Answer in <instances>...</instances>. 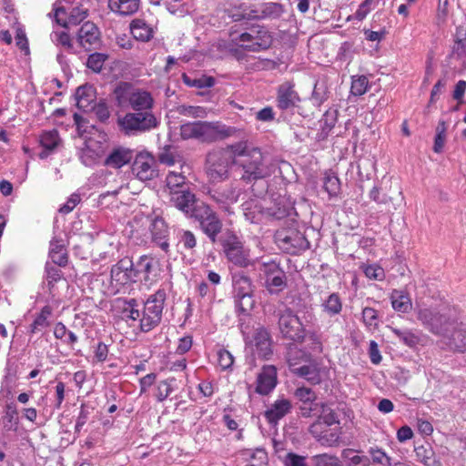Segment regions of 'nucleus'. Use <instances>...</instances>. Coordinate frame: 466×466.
Returning a JSON list of instances; mask_svg holds the SVG:
<instances>
[{"label": "nucleus", "instance_id": "obj_1", "mask_svg": "<svg viewBox=\"0 0 466 466\" xmlns=\"http://www.w3.org/2000/svg\"><path fill=\"white\" fill-rule=\"evenodd\" d=\"M233 164L243 168L242 178L247 181L261 178L267 174L260 149L244 141L210 152L207 157V173L212 181H222L228 178L229 167Z\"/></svg>", "mask_w": 466, "mask_h": 466}, {"label": "nucleus", "instance_id": "obj_2", "mask_svg": "<svg viewBox=\"0 0 466 466\" xmlns=\"http://www.w3.org/2000/svg\"><path fill=\"white\" fill-rule=\"evenodd\" d=\"M235 133V127L219 122H188L180 127V135L183 139L196 138L205 142L229 137Z\"/></svg>", "mask_w": 466, "mask_h": 466}, {"label": "nucleus", "instance_id": "obj_3", "mask_svg": "<svg viewBox=\"0 0 466 466\" xmlns=\"http://www.w3.org/2000/svg\"><path fill=\"white\" fill-rule=\"evenodd\" d=\"M114 94L120 106H129L135 111H150L154 104L149 92L136 88L127 83L118 85Z\"/></svg>", "mask_w": 466, "mask_h": 466}, {"label": "nucleus", "instance_id": "obj_4", "mask_svg": "<svg viewBox=\"0 0 466 466\" xmlns=\"http://www.w3.org/2000/svg\"><path fill=\"white\" fill-rule=\"evenodd\" d=\"M120 130L127 136L149 131L158 126V120L151 111H136L118 117Z\"/></svg>", "mask_w": 466, "mask_h": 466}, {"label": "nucleus", "instance_id": "obj_5", "mask_svg": "<svg viewBox=\"0 0 466 466\" xmlns=\"http://www.w3.org/2000/svg\"><path fill=\"white\" fill-rule=\"evenodd\" d=\"M165 300V290L158 289L145 301L139 323V329L142 332H148L159 325L162 319Z\"/></svg>", "mask_w": 466, "mask_h": 466}, {"label": "nucleus", "instance_id": "obj_6", "mask_svg": "<svg viewBox=\"0 0 466 466\" xmlns=\"http://www.w3.org/2000/svg\"><path fill=\"white\" fill-rule=\"evenodd\" d=\"M231 42L234 46H238L244 50L259 52L270 46L272 37L263 26L256 25L250 28L249 32L242 33L237 36L231 35Z\"/></svg>", "mask_w": 466, "mask_h": 466}, {"label": "nucleus", "instance_id": "obj_7", "mask_svg": "<svg viewBox=\"0 0 466 466\" xmlns=\"http://www.w3.org/2000/svg\"><path fill=\"white\" fill-rule=\"evenodd\" d=\"M415 314L421 326L437 337H440L447 330L448 325L454 317L448 313H441L437 309L430 307H417Z\"/></svg>", "mask_w": 466, "mask_h": 466}, {"label": "nucleus", "instance_id": "obj_8", "mask_svg": "<svg viewBox=\"0 0 466 466\" xmlns=\"http://www.w3.org/2000/svg\"><path fill=\"white\" fill-rule=\"evenodd\" d=\"M232 283L236 306L242 312L250 311L255 305L250 279L242 273H235L232 276Z\"/></svg>", "mask_w": 466, "mask_h": 466}, {"label": "nucleus", "instance_id": "obj_9", "mask_svg": "<svg viewBox=\"0 0 466 466\" xmlns=\"http://www.w3.org/2000/svg\"><path fill=\"white\" fill-rule=\"evenodd\" d=\"M199 222L203 232L214 242L221 231L222 223L213 209L204 202L196 206L193 217Z\"/></svg>", "mask_w": 466, "mask_h": 466}, {"label": "nucleus", "instance_id": "obj_10", "mask_svg": "<svg viewBox=\"0 0 466 466\" xmlns=\"http://www.w3.org/2000/svg\"><path fill=\"white\" fill-rule=\"evenodd\" d=\"M440 338L448 349L459 352L466 351V324L457 317H453L447 330Z\"/></svg>", "mask_w": 466, "mask_h": 466}, {"label": "nucleus", "instance_id": "obj_11", "mask_svg": "<svg viewBox=\"0 0 466 466\" xmlns=\"http://www.w3.org/2000/svg\"><path fill=\"white\" fill-rule=\"evenodd\" d=\"M106 149L107 144L105 135H99L97 138L90 137L86 140L79 157L85 166H93L103 158Z\"/></svg>", "mask_w": 466, "mask_h": 466}, {"label": "nucleus", "instance_id": "obj_12", "mask_svg": "<svg viewBox=\"0 0 466 466\" xmlns=\"http://www.w3.org/2000/svg\"><path fill=\"white\" fill-rule=\"evenodd\" d=\"M61 2L55 5V18L57 24L64 27L76 25L87 17L88 8L83 5L67 7Z\"/></svg>", "mask_w": 466, "mask_h": 466}, {"label": "nucleus", "instance_id": "obj_13", "mask_svg": "<svg viewBox=\"0 0 466 466\" xmlns=\"http://www.w3.org/2000/svg\"><path fill=\"white\" fill-rule=\"evenodd\" d=\"M245 340L246 350L254 358L267 359L272 352L268 333L262 328L257 329Z\"/></svg>", "mask_w": 466, "mask_h": 466}, {"label": "nucleus", "instance_id": "obj_14", "mask_svg": "<svg viewBox=\"0 0 466 466\" xmlns=\"http://www.w3.org/2000/svg\"><path fill=\"white\" fill-rule=\"evenodd\" d=\"M133 175L141 181H149L157 177V161L148 152H140L132 165Z\"/></svg>", "mask_w": 466, "mask_h": 466}, {"label": "nucleus", "instance_id": "obj_15", "mask_svg": "<svg viewBox=\"0 0 466 466\" xmlns=\"http://www.w3.org/2000/svg\"><path fill=\"white\" fill-rule=\"evenodd\" d=\"M245 218L250 223H259L267 217H274L280 219L289 214L287 209L279 208L278 211L265 209L258 199H250L242 205Z\"/></svg>", "mask_w": 466, "mask_h": 466}, {"label": "nucleus", "instance_id": "obj_16", "mask_svg": "<svg viewBox=\"0 0 466 466\" xmlns=\"http://www.w3.org/2000/svg\"><path fill=\"white\" fill-rule=\"evenodd\" d=\"M227 258L234 265L246 268L250 264L249 250L236 237H229L223 244Z\"/></svg>", "mask_w": 466, "mask_h": 466}, {"label": "nucleus", "instance_id": "obj_17", "mask_svg": "<svg viewBox=\"0 0 466 466\" xmlns=\"http://www.w3.org/2000/svg\"><path fill=\"white\" fill-rule=\"evenodd\" d=\"M139 222H141L142 226L149 228L153 240L157 242L162 249L166 250L168 247V243L165 240L167 236V227L164 219L160 218L152 219L147 217L138 218L136 217L131 223V227L135 228V225Z\"/></svg>", "mask_w": 466, "mask_h": 466}, {"label": "nucleus", "instance_id": "obj_18", "mask_svg": "<svg viewBox=\"0 0 466 466\" xmlns=\"http://www.w3.org/2000/svg\"><path fill=\"white\" fill-rule=\"evenodd\" d=\"M325 424L319 420L313 423L309 431L312 436L325 447H336L339 444L341 431L339 429L324 428Z\"/></svg>", "mask_w": 466, "mask_h": 466}, {"label": "nucleus", "instance_id": "obj_19", "mask_svg": "<svg viewBox=\"0 0 466 466\" xmlns=\"http://www.w3.org/2000/svg\"><path fill=\"white\" fill-rule=\"evenodd\" d=\"M293 343L303 345V349L308 351L304 354L307 358L310 357V352H321L323 349L319 335L313 329H307L304 327L293 336Z\"/></svg>", "mask_w": 466, "mask_h": 466}, {"label": "nucleus", "instance_id": "obj_20", "mask_svg": "<svg viewBox=\"0 0 466 466\" xmlns=\"http://www.w3.org/2000/svg\"><path fill=\"white\" fill-rule=\"evenodd\" d=\"M261 270L266 278V288L270 293H278L286 286L284 272L276 263H265Z\"/></svg>", "mask_w": 466, "mask_h": 466}, {"label": "nucleus", "instance_id": "obj_21", "mask_svg": "<svg viewBox=\"0 0 466 466\" xmlns=\"http://www.w3.org/2000/svg\"><path fill=\"white\" fill-rule=\"evenodd\" d=\"M169 195L170 202L174 207L185 213L188 218L193 217L196 206L199 203L196 202V197L192 192L181 189L177 191H171V194Z\"/></svg>", "mask_w": 466, "mask_h": 466}, {"label": "nucleus", "instance_id": "obj_22", "mask_svg": "<svg viewBox=\"0 0 466 466\" xmlns=\"http://www.w3.org/2000/svg\"><path fill=\"white\" fill-rule=\"evenodd\" d=\"M133 266V262L129 258H122L111 269L112 279L120 285L136 281V272Z\"/></svg>", "mask_w": 466, "mask_h": 466}, {"label": "nucleus", "instance_id": "obj_23", "mask_svg": "<svg viewBox=\"0 0 466 466\" xmlns=\"http://www.w3.org/2000/svg\"><path fill=\"white\" fill-rule=\"evenodd\" d=\"M238 197L239 190L232 187L216 190L211 195L212 199L218 204V208L228 215L233 214L231 206L237 203Z\"/></svg>", "mask_w": 466, "mask_h": 466}, {"label": "nucleus", "instance_id": "obj_24", "mask_svg": "<svg viewBox=\"0 0 466 466\" xmlns=\"http://www.w3.org/2000/svg\"><path fill=\"white\" fill-rule=\"evenodd\" d=\"M277 385V370L272 365L264 366L257 378L256 391L261 395L268 394Z\"/></svg>", "mask_w": 466, "mask_h": 466}, {"label": "nucleus", "instance_id": "obj_25", "mask_svg": "<svg viewBox=\"0 0 466 466\" xmlns=\"http://www.w3.org/2000/svg\"><path fill=\"white\" fill-rule=\"evenodd\" d=\"M133 150L124 147H114L104 160V165L112 168H121L133 158Z\"/></svg>", "mask_w": 466, "mask_h": 466}, {"label": "nucleus", "instance_id": "obj_26", "mask_svg": "<svg viewBox=\"0 0 466 466\" xmlns=\"http://www.w3.org/2000/svg\"><path fill=\"white\" fill-rule=\"evenodd\" d=\"M329 77L327 75L319 76L310 96L311 103L316 106H320L325 103L329 97Z\"/></svg>", "mask_w": 466, "mask_h": 466}, {"label": "nucleus", "instance_id": "obj_27", "mask_svg": "<svg viewBox=\"0 0 466 466\" xmlns=\"http://www.w3.org/2000/svg\"><path fill=\"white\" fill-rule=\"evenodd\" d=\"M99 41V31L96 25L86 22L80 27L77 33V42L85 49H89Z\"/></svg>", "mask_w": 466, "mask_h": 466}, {"label": "nucleus", "instance_id": "obj_28", "mask_svg": "<svg viewBox=\"0 0 466 466\" xmlns=\"http://www.w3.org/2000/svg\"><path fill=\"white\" fill-rule=\"evenodd\" d=\"M293 374L306 380L312 385L319 384L321 381L319 363L313 360H309V364L293 370Z\"/></svg>", "mask_w": 466, "mask_h": 466}, {"label": "nucleus", "instance_id": "obj_29", "mask_svg": "<svg viewBox=\"0 0 466 466\" xmlns=\"http://www.w3.org/2000/svg\"><path fill=\"white\" fill-rule=\"evenodd\" d=\"M76 106L83 111H89L93 108L96 96L91 86H79L75 95Z\"/></svg>", "mask_w": 466, "mask_h": 466}, {"label": "nucleus", "instance_id": "obj_30", "mask_svg": "<svg viewBox=\"0 0 466 466\" xmlns=\"http://www.w3.org/2000/svg\"><path fill=\"white\" fill-rule=\"evenodd\" d=\"M108 6L121 15H131L138 10L139 0H109Z\"/></svg>", "mask_w": 466, "mask_h": 466}, {"label": "nucleus", "instance_id": "obj_31", "mask_svg": "<svg viewBox=\"0 0 466 466\" xmlns=\"http://www.w3.org/2000/svg\"><path fill=\"white\" fill-rule=\"evenodd\" d=\"M392 308L400 312L407 313L411 308V300L409 295L401 290H393L390 296Z\"/></svg>", "mask_w": 466, "mask_h": 466}, {"label": "nucleus", "instance_id": "obj_32", "mask_svg": "<svg viewBox=\"0 0 466 466\" xmlns=\"http://www.w3.org/2000/svg\"><path fill=\"white\" fill-rule=\"evenodd\" d=\"M59 142L60 139L56 130L44 132L40 137L41 146L44 147V150L39 154L40 158L47 157L49 154L47 151L56 148Z\"/></svg>", "mask_w": 466, "mask_h": 466}, {"label": "nucleus", "instance_id": "obj_33", "mask_svg": "<svg viewBox=\"0 0 466 466\" xmlns=\"http://www.w3.org/2000/svg\"><path fill=\"white\" fill-rule=\"evenodd\" d=\"M289 408L290 404L288 400H277L270 409L266 410L265 417L270 423L277 422L289 410Z\"/></svg>", "mask_w": 466, "mask_h": 466}, {"label": "nucleus", "instance_id": "obj_34", "mask_svg": "<svg viewBox=\"0 0 466 466\" xmlns=\"http://www.w3.org/2000/svg\"><path fill=\"white\" fill-rule=\"evenodd\" d=\"M133 36L140 41H148L153 36L152 28L141 19L134 20L130 25Z\"/></svg>", "mask_w": 466, "mask_h": 466}, {"label": "nucleus", "instance_id": "obj_35", "mask_svg": "<svg viewBox=\"0 0 466 466\" xmlns=\"http://www.w3.org/2000/svg\"><path fill=\"white\" fill-rule=\"evenodd\" d=\"M281 13V6L278 4H267L262 11L261 14H258V11L250 10V11H244L243 14L240 15L242 18L245 19H253V18H261L266 16H271V15H279Z\"/></svg>", "mask_w": 466, "mask_h": 466}, {"label": "nucleus", "instance_id": "obj_36", "mask_svg": "<svg viewBox=\"0 0 466 466\" xmlns=\"http://www.w3.org/2000/svg\"><path fill=\"white\" fill-rule=\"evenodd\" d=\"M121 304L123 319L132 322H136L137 320L140 321L141 312L137 309V304L135 299L122 300Z\"/></svg>", "mask_w": 466, "mask_h": 466}, {"label": "nucleus", "instance_id": "obj_37", "mask_svg": "<svg viewBox=\"0 0 466 466\" xmlns=\"http://www.w3.org/2000/svg\"><path fill=\"white\" fill-rule=\"evenodd\" d=\"M323 310L330 317L339 315L342 310V301L338 293H331L322 303Z\"/></svg>", "mask_w": 466, "mask_h": 466}, {"label": "nucleus", "instance_id": "obj_38", "mask_svg": "<svg viewBox=\"0 0 466 466\" xmlns=\"http://www.w3.org/2000/svg\"><path fill=\"white\" fill-rule=\"evenodd\" d=\"M50 258L54 263L59 266H65L67 263V255L64 247L56 238L50 242Z\"/></svg>", "mask_w": 466, "mask_h": 466}, {"label": "nucleus", "instance_id": "obj_39", "mask_svg": "<svg viewBox=\"0 0 466 466\" xmlns=\"http://www.w3.org/2000/svg\"><path fill=\"white\" fill-rule=\"evenodd\" d=\"M284 305L279 307V327L281 334L289 338L291 334V312L289 309H282Z\"/></svg>", "mask_w": 466, "mask_h": 466}, {"label": "nucleus", "instance_id": "obj_40", "mask_svg": "<svg viewBox=\"0 0 466 466\" xmlns=\"http://www.w3.org/2000/svg\"><path fill=\"white\" fill-rule=\"evenodd\" d=\"M341 458L348 466H369L370 463L367 456L358 455L352 449H344L341 452Z\"/></svg>", "mask_w": 466, "mask_h": 466}, {"label": "nucleus", "instance_id": "obj_41", "mask_svg": "<svg viewBox=\"0 0 466 466\" xmlns=\"http://www.w3.org/2000/svg\"><path fill=\"white\" fill-rule=\"evenodd\" d=\"M177 111L181 116L192 118H204L208 113V110L204 106L190 105L178 106Z\"/></svg>", "mask_w": 466, "mask_h": 466}, {"label": "nucleus", "instance_id": "obj_42", "mask_svg": "<svg viewBox=\"0 0 466 466\" xmlns=\"http://www.w3.org/2000/svg\"><path fill=\"white\" fill-rule=\"evenodd\" d=\"M157 266V262L153 258L147 256H142L139 260L137 262L136 266V275L137 273H143L145 275V279H149V276L155 272Z\"/></svg>", "mask_w": 466, "mask_h": 466}, {"label": "nucleus", "instance_id": "obj_43", "mask_svg": "<svg viewBox=\"0 0 466 466\" xmlns=\"http://www.w3.org/2000/svg\"><path fill=\"white\" fill-rule=\"evenodd\" d=\"M184 171L172 170L169 171L166 177L167 187L171 194V191H177L182 187L186 182V177L183 175Z\"/></svg>", "mask_w": 466, "mask_h": 466}, {"label": "nucleus", "instance_id": "obj_44", "mask_svg": "<svg viewBox=\"0 0 466 466\" xmlns=\"http://www.w3.org/2000/svg\"><path fill=\"white\" fill-rule=\"evenodd\" d=\"M291 106V85L286 83L282 85L278 92L277 106L281 110H286Z\"/></svg>", "mask_w": 466, "mask_h": 466}, {"label": "nucleus", "instance_id": "obj_45", "mask_svg": "<svg viewBox=\"0 0 466 466\" xmlns=\"http://www.w3.org/2000/svg\"><path fill=\"white\" fill-rule=\"evenodd\" d=\"M323 187L329 197H336L340 191L339 177L334 173H326L323 181Z\"/></svg>", "mask_w": 466, "mask_h": 466}, {"label": "nucleus", "instance_id": "obj_46", "mask_svg": "<svg viewBox=\"0 0 466 466\" xmlns=\"http://www.w3.org/2000/svg\"><path fill=\"white\" fill-rule=\"evenodd\" d=\"M369 80L365 76H355L351 78L350 93L354 96H360L368 91Z\"/></svg>", "mask_w": 466, "mask_h": 466}, {"label": "nucleus", "instance_id": "obj_47", "mask_svg": "<svg viewBox=\"0 0 466 466\" xmlns=\"http://www.w3.org/2000/svg\"><path fill=\"white\" fill-rule=\"evenodd\" d=\"M337 120L338 110L333 108L328 109L320 119L322 131L329 133L335 127Z\"/></svg>", "mask_w": 466, "mask_h": 466}, {"label": "nucleus", "instance_id": "obj_48", "mask_svg": "<svg viewBox=\"0 0 466 466\" xmlns=\"http://www.w3.org/2000/svg\"><path fill=\"white\" fill-rule=\"evenodd\" d=\"M394 333L403 344L410 348L416 347L420 341V337L410 330L394 329Z\"/></svg>", "mask_w": 466, "mask_h": 466}, {"label": "nucleus", "instance_id": "obj_49", "mask_svg": "<svg viewBox=\"0 0 466 466\" xmlns=\"http://www.w3.org/2000/svg\"><path fill=\"white\" fill-rule=\"evenodd\" d=\"M446 141V123L440 121L436 128V136L434 139L433 150L436 153H441L443 149Z\"/></svg>", "mask_w": 466, "mask_h": 466}, {"label": "nucleus", "instance_id": "obj_50", "mask_svg": "<svg viewBox=\"0 0 466 466\" xmlns=\"http://www.w3.org/2000/svg\"><path fill=\"white\" fill-rule=\"evenodd\" d=\"M313 461L315 466H344L337 456L328 453L315 455Z\"/></svg>", "mask_w": 466, "mask_h": 466}, {"label": "nucleus", "instance_id": "obj_51", "mask_svg": "<svg viewBox=\"0 0 466 466\" xmlns=\"http://www.w3.org/2000/svg\"><path fill=\"white\" fill-rule=\"evenodd\" d=\"M362 319L364 324L369 329H375L378 327V312L373 308L366 307L362 310Z\"/></svg>", "mask_w": 466, "mask_h": 466}, {"label": "nucleus", "instance_id": "obj_52", "mask_svg": "<svg viewBox=\"0 0 466 466\" xmlns=\"http://www.w3.org/2000/svg\"><path fill=\"white\" fill-rule=\"evenodd\" d=\"M370 454L374 463H380L383 466H392L391 458L381 449L370 448Z\"/></svg>", "mask_w": 466, "mask_h": 466}, {"label": "nucleus", "instance_id": "obj_53", "mask_svg": "<svg viewBox=\"0 0 466 466\" xmlns=\"http://www.w3.org/2000/svg\"><path fill=\"white\" fill-rule=\"evenodd\" d=\"M451 56L457 60L466 57V38H457L451 47Z\"/></svg>", "mask_w": 466, "mask_h": 466}, {"label": "nucleus", "instance_id": "obj_54", "mask_svg": "<svg viewBox=\"0 0 466 466\" xmlns=\"http://www.w3.org/2000/svg\"><path fill=\"white\" fill-rule=\"evenodd\" d=\"M217 361L222 370H227L233 365L234 358L229 351L220 349L217 352Z\"/></svg>", "mask_w": 466, "mask_h": 466}, {"label": "nucleus", "instance_id": "obj_55", "mask_svg": "<svg viewBox=\"0 0 466 466\" xmlns=\"http://www.w3.org/2000/svg\"><path fill=\"white\" fill-rule=\"evenodd\" d=\"M106 59V56L104 54L95 53L89 56L86 66L93 71L99 72L102 69Z\"/></svg>", "mask_w": 466, "mask_h": 466}, {"label": "nucleus", "instance_id": "obj_56", "mask_svg": "<svg viewBox=\"0 0 466 466\" xmlns=\"http://www.w3.org/2000/svg\"><path fill=\"white\" fill-rule=\"evenodd\" d=\"M184 83L188 86H195L198 88L210 87L214 85V79L211 77H201L191 79L187 75L183 76Z\"/></svg>", "mask_w": 466, "mask_h": 466}, {"label": "nucleus", "instance_id": "obj_57", "mask_svg": "<svg viewBox=\"0 0 466 466\" xmlns=\"http://www.w3.org/2000/svg\"><path fill=\"white\" fill-rule=\"evenodd\" d=\"M51 39L56 45H60L68 50L72 48L70 35L65 31L53 32L51 34Z\"/></svg>", "mask_w": 466, "mask_h": 466}, {"label": "nucleus", "instance_id": "obj_58", "mask_svg": "<svg viewBox=\"0 0 466 466\" xmlns=\"http://www.w3.org/2000/svg\"><path fill=\"white\" fill-rule=\"evenodd\" d=\"M179 243L186 249H192L197 245L195 235L189 230H181L179 232Z\"/></svg>", "mask_w": 466, "mask_h": 466}, {"label": "nucleus", "instance_id": "obj_59", "mask_svg": "<svg viewBox=\"0 0 466 466\" xmlns=\"http://www.w3.org/2000/svg\"><path fill=\"white\" fill-rule=\"evenodd\" d=\"M364 274L370 279L381 280L384 278V270L377 265L363 267Z\"/></svg>", "mask_w": 466, "mask_h": 466}, {"label": "nucleus", "instance_id": "obj_60", "mask_svg": "<svg viewBox=\"0 0 466 466\" xmlns=\"http://www.w3.org/2000/svg\"><path fill=\"white\" fill-rule=\"evenodd\" d=\"M290 235L289 231L285 229H279L275 234V241L279 247L282 249H289L290 244Z\"/></svg>", "mask_w": 466, "mask_h": 466}, {"label": "nucleus", "instance_id": "obj_61", "mask_svg": "<svg viewBox=\"0 0 466 466\" xmlns=\"http://www.w3.org/2000/svg\"><path fill=\"white\" fill-rule=\"evenodd\" d=\"M50 313L51 311L47 307L42 309L41 313L35 318L34 323L32 324L33 332H35L40 328L46 327L47 325V318Z\"/></svg>", "mask_w": 466, "mask_h": 466}, {"label": "nucleus", "instance_id": "obj_62", "mask_svg": "<svg viewBox=\"0 0 466 466\" xmlns=\"http://www.w3.org/2000/svg\"><path fill=\"white\" fill-rule=\"evenodd\" d=\"M173 391L170 383L167 380L160 381L157 385L156 397L158 401L165 400Z\"/></svg>", "mask_w": 466, "mask_h": 466}, {"label": "nucleus", "instance_id": "obj_63", "mask_svg": "<svg viewBox=\"0 0 466 466\" xmlns=\"http://www.w3.org/2000/svg\"><path fill=\"white\" fill-rule=\"evenodd\" d=\"M370 198L377 204H388L391 201V198L380 193V188L378 186H374L369 193Z\"/></svg>", "mask_w": 466, "mask_h": 466}, {"label": "nucleus", "instance_id": "obj_64", "mask_svg": "<svg viewBox=\"0 0 466 466\" xmlns=\"http://www.w3.org/2000/svg\"><path fill=\"white\" fill-rule=\"evenodd\" d=\"M268 455L264 450L258 449L251 455L250 466H267Z\"/></svg>", "mask_w": 466, "mask_h": 466}]
</instances>
